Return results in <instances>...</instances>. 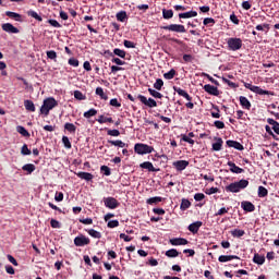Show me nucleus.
<instances>
[{
    "instance_id": "f257e3e1",
    "label": "nucleus",
    "mask_w": 279,
    "mask_h": 279,
    "mask_svg": "<svg viewBox=\"0 0 279 279\" xmlns=\"http://www.w3.org/2000/svg\"><path fill=\"white\" fill-rule=\"evenodd\" d=\"M247 186H250V181L247 179H242L227 185L226 191L227 193H241V191H245Z\"/></svg>"
},
{
    "instance_id": "f03ea898",
    "label": "nucleus",
    "mask_w": 279,
    "mask_h": 279,
    "mask_svg": "<svg viewBox=\"0 0 279 279\" xmlns=\"http://www.w3.org/2000/svg\"><path fill=\"white\" fill-rule=\"evenodd\" d=\"M58 101L56 98L50 97L44 100V105L40 108V114H45V117L49 116V111L57 108Z\"/></svg>"
},
{
    "instance_id": "7ed1b4c3",
    "label": "nucleus",
    "mask_w": 279,
    "mask_h": 279,
    "mask_svg": "<svg viewBox=\"0 0 279 279\" xmlns=\"http://www.w3.org/2000/svg\"><path fill=\"white\" fill-rule=\"evenodd\" d=\"M227 47L229 51H239L243 48V39L239 37H230L227 39Z\"/></svg>"
},
{
    "instance_id": "20e7f679",
    "label": "nucleus",
    "mask_w": 279,
    "mask_h": 279,
    "mask_svg": "<svg viewBox=\"0 0 279 279\" xmlns=\"http://www.w3.org/2000/svg\"><path fill=\"white\" fill-rule=\"evenodd\" d=\"M134 151L135 154H138V156H145V154H151L154 151V147L147 144L137 143L134 145Z\"/></svg>"
},
{
    "instance_id": "39448f33",
    "label": "nucleus",
    "mask_w": 279,
    "mask_h": 279,
    "mask_svg": "<svg viewBox=\"0 0 279 279\" xmlns=\"http://www.w3.org/2000/svg\"><path fill=\"white\" fill-rule=\"evenodd\" d=\"M243 84L248 90H251L252 93H255L256 95H270L271 97H274L275 95L274 92L263 89L256 85H252V83L243 82Z\"/></svg>"
},
{
    "instance_id": "423d86ee",
    "label": "nucleus",
    "mask_w": 279,
    "mask_h": 279,
    "mask_svg": "<svg viewBox=\"0 0 279 279\" xmlns=\"http://www.w3.org/2000/svg\"><path fill=\"white\" fill-rule=\"evenodd\" d=\"M161 29H165L166 32H174V34H186V27L182 24H169L162 26Z\"/></svg>"
},
{
    "instance_id": "0eeeda50",
    "label": "nucleus",
    "mask_w": 279,
    "mask_h": 279,
    "mask_svg": "<svg viewBox=\"0 0 279 279\" xmlns=\"http://www.w3.org/2000/svg\"><path fill=\"white\" fill-rule=\"evenodd\" d=\"M141 104H143L144 106H146V108H158V102L154 99V98H148L138 94L136 97Z\"/></svg>"
},
{
    "instance_id": "6e6552de",
    "label": "nucleus",
    "mask_w": 279,
    "mask_h": 279,
    "mask_svg": "<svg viewBox=\"0 0 279 279\" xmlns=\"http://www.w3.org/2000/svg\"><path fill=\"white\" fill-rule=\"evenodd\" d=\"M74 245L76 247H84L85 245H90V238H87L84 234H80L74 238Z\"/></svg>"
},
{
    "instance_id": "1a4fd4ad",
    "label": "nucleus",
    "mask_w": 279,
    "mask_h": 279,
    "mask_svg": "<svg viewBox=\"0 0 279 279\" xmlns=\"http://www.w3.org/2000/svg\"><path fill=\"white\" fill-rule=\"evenodd\" d=\"M104 204L106 208H109L110 210H114V208H119L120 203L117 201V198L109 196L104 198Z\"/></svg>"
},
{
    "instance_id": "9d476101",
    "label": "nucleus",
    "mask_w": 279,
    "mask_h": 279,
    "mask_svg": "<svg viewBox=\"0 0 279 279\" xmlns=\"http://www.w3.org/2000/svg\"><path fill=\"white\" fill-rule=\"evenodd\" d=\"M105 53H107L111 58H114V56H118V58H122V59H125V56L128 54V52H125V50H122L119 48H114L113 52H111L110 50H106Z\"/></svg>"
},
{
    "instance_id": "9b49d317",
    "label": "nucleus",
    "mask_w": 279,
    "mask_h": 279,
    "mask_svg": "<svg viewBox=\"0 0 279 279\" xmlns=\"http://www.w3.org/2000/svg\"><path fill=\"white\" fill-rule=\"evenodd\" d=\"M205 93H208V95H213L214 97H219V88H217L214 85L206 84L204 85Z\"/></svg>"
},
{
    "instance_id": "f8f14e48",
    "label": "nucleus",
    "mask_w": 279,
    "mask_h": 279,
    "mask_svg": "<svg viewBox=\"0 0 279 279\" xmlns=\"http://www.w3.org/2000/svg\"><path fill=\"white\" fill-rule=\"evenodd\" d=\"M173 90L180 97H184V99H186V101H193V97H191V95H189V93L186 90L182 89L181 87L173 86Z\"/></svg>"
},
{
    "instance_id": "ddd939ff",
    "label": "nucleus",
    "mask_w": 279,
    "mask_h": 279,
    "mask_svg": "<svg viewBox=\"0 0 279 279\" xmlns=\"http://www.w3.org/2000/svg\"><path fill=\"white\" fill-rule=\"evenodd\" d=\"M141 169H147V171L153 172V173H158L160 171V168H155L154 163L150 161H144L140 165Z\"/></svg>"
},
{
    "instance_id": "4468645a",
    "label": "nucleus",
    "mask_w": 279,
    "mask_h": 279,
    "mask_svg": "<svg viewBox=\"0 0 279 279\" xmlns=\"http://www.w3.org/2000/svg\"><path fill=\"white\" fill-rule=\"evenodd\" d=\"M241 208L245 210V213H254L256 210V206L252 204L250 201H244L241 203Z\"/></svg>"
},
{
    "instance_id": "2eb2a0df",
    "label": "nucleus",
    "mask_w": 279,
    "mask_h": 279,
    "mask_svg": "<svg viewBox=\"0 0 279 279\" xmlns=\"http://www.w3.org/2000/svg\"><path fill=\"white\" fill-rule=\"evenodd\" d=\"M172 167L177 169V171H184L186 167H189V161L186 160H178L172 163Z\"/></svg>"
},
{
    "instance_id": "dca6fc26",
    "label": "nucleus",
    "mask_w": 279,
    "mask_h": 279,
    "mask_svg": "<svg viewBox=\"0 0 279 279\" xmlns=\"http://www.w3.org/2000/svg\"><path fill=\"white\" fill-rule=\"evenodd\" d=\"M218 260L219 263H228L230 260H241V257L236 255H220Z\"/></svg>"
},
{
    "instance_id": "f3484780",
    "label": "nucleus",
    "mask_w": 279,
    "mask_h": 279,
    "mask_svg": "<svg viewBox=\"0 0 279 279\" xmlns=\"http://www.w3.org/2000/svg\"><path fill=\"white\" fill-rule=\"evenodd\" d=\"M2 29L7 32V34H19V28L10 23L2 24Z\"/></svg>"
},
{
    "instance_id": "a211bd4d",
    "label": "nucleus",
    "mask_w": 279,
    "mask_h": 279,
    "mask_svg": "<svg viewBox=\"0 0 279 279\" xmlns=\"http://www.w3.org/2000/svg\"><path fill=\"white\" fill-rule=\"evenodd\" d=\"M204 226V223L202 221H196V222H193L191 223L189 227H187V230L190 232H192V234H197V232H199V228Z\"/></svg>"
},
{
    "instance_id": "6ab92c4d",
    "label": "nucleus",
    "mask_w": 279,
    "mask_h": 279,
    "mask_svg": "<svg viewBox=\"0 0 279 279\" xmlns=\"http://www.w3.org/2000/svg\"><path fill=\"white\" fill-rule=\"evenodd\" d=\"M215 143L211 145L213 151H221L223 147V140L221 137H215Z\"/></svg>"
},
{
    "instance_id": "aec40b11",
    "label": "nucleus",
    "mask_w": 279,
    "mask_h": 279,
    "mask_svg": "<svg viewBox=\"0 0 279 279\" xmlns=\"http://www.w3.org/2000/svg\"><path fill=\"white\" fill-rule=\"evenodd\" d=\"M226 143L228 147H233V149H238V151H243V149H245V147L236 141L229 140Z\"/></svg>"
},
{
    "instance_id": "412c9836",
    "label": "nucleus",
    "mask_w": 279,
    "mask_h": 279,
    "mask_svg": "<svg viewBox=\"0 0 279 279\" xmlns=\"http://www.w3.org/2000/svg\"><path fill=\"white\" fill-rule=\"evenodd\" d=\"M227 165H228V167H230L231 173H244V171H245V170H243V168H240L239 166H236V163H234L232 161H228Z\"/></svg>"
},
{
    "instance_id": "4be33fe9",
    "label": "nucleus",
    "mask_w": 279,
    "mask_h": 279,
    "mask_svg": "<svg viewBox=\"0 0 279 279\" xmlns=\"http://www.w3.org/2000/svg\"><path fill=\"white\" fill-rule=\"evenodd\" d=\"M172 245H189V240L184 238H173L169 241Z\"/></svg>"
},
{
    "instance_id": "5701e85b",
    "label": "nucleus",
    "mask_w": 279,
    "mask_h": 279,
    "mask_svg": "<svg viewBox=\"0 0 279 279\" xmlns=\"http://www.w3.org/2000/svg\"><path fill=\"white\" fill-rule=\"evenodd\" d=\"M5 15L9 16V19H14L17 23H23V16L16 12L7 11Z\"/></svg>"
},
{
    "instance_id": "b1692460",
    "label": "nucleus",
    "mask_w": 279,
    "mask_h": 279,
    "mask_svg": "<svg viewBox=\"0 0 279 279\" xmlns=\"http://www.w3.org/2000/svg\"><path fill=\"white\" fill-rule=\"evenodd\" d=\"M240 105L245 110H250L252 108V102H250V100L245 96H240Z\"/></svg>"
},
{
    "instance_id": "393cba45",
    "label": "nucleus",
    "mask_w": 279,
    "mask_h": 279,
    "mask_svg": "<svg viewBox=\"0 0 279 279\" xmlns=\"http://www.w3.org/2000/svg\"><path fill=\"white\" fill-rule=\"evenodd\" d=\"M77 178H80L81 180H86V182H90L94 178L93 173L90 172H77L76 173Z\"/></svg>"
},
{
    "instance_id": "a878e982",
    "label": "nucleus",
    "mask_w": 279,
    "mask_h": 279,
    "mask_svg": "<svg viewBox=\"0 0 279 279\" xmlns=\"http://www.w3.org/2000/svg\"><path fill=\"white\" fill-rule=\"evenodd\" d=\"M267 123L269 125H272V130H274L275 134H277L279 136V122L271 118H268Z\"/></svg>"
},
{
    "instance_id": "bb28decb",
    "label": "nucleus",
    "mask_w": 279,
    "mask_h": 279,
    "mask_svg": "<svg viewBox=\"0 0 279 279\" xmlns=\"http://www.w3.org/2000/svg\"><path fill=\"white\" fill-rule=\"evenodd\" d=\"M197 11H189L185 13H179V19H195Z\"/></svg>"
},
{
    "instance_id": "cd10ccee",
    "label": "nucleus",
    "mask_w": 279,
    "mask_h": 279,
    "mask_svg": "<svg viewBox=\"0 0 279 279\" xmlns=\"http://www.w3.org/2000/svg\"><path fill=\"white\" fill-rule=\"evenodd\" d=\"M64 130L66 132H69L70 134H75V132H77V126H75V124H73L71 122H66L64 124Z\"/></svg>"
},
{
    "instance_id": "c85d7f7f",
    "label": "nucleus",
    "mask_w": 279,
    "mask_h": 279,
    "mask_svg": "<svg viewBox=\"0 0 279 279\" xmlns=\"http://www.w3.org/2000/svg\"><path fill=\"white\" fill-rule=\"evenodd\" d=\"M253 263H255L256 265H265V256L255 253L253 257Z\"/></svg>"
},
{
    "instance_id": "c756f323",
    "label": "nucleus",
    "mask_w": 279,
    "mask_h": 279,
    "mask_svg": "<svg viewBox=\"0 0 279 279\" xmlns=\"http://www.w3.org/2000/svg\"><path fill=\"white\" fill-rule=\"evenodd\" d=\"M116 19L117 21H119L120 23H125V21H128V12L125 11H120L116 14Z\"/></svg>"
},
{
    "instance_id": "7c9ffc66",
    "label": "nucleus",
    "mask_w": 279,
    "mask_h": 279,
    "mask_svg": "<svg viewBox=\"0 0 279 279\" xmlns=\"http://www.w3.org/2000/svg\"><path fill=\"white\" fill-rule=\"evenodd\" d=\"M22 169L29 175L36 171V166H34V163H26L22 167Z\"/></svg>"
},
{
    "instance_id": "2f4dec72",
    "label": "nucleus",
    "mask_w": 279,
    "mask_h": 279,
    "mask_svg": "<svg viewBox=\"0 0 279 279\" xmlns=\"http://www.w3.org/2000/svg\"><path fill=\"white\" fill-rule=\"evenodd\" d=\"M165 198L160 197V196H155V197H150L146 201V204H148L149 206H154V204H160V202H162Z\"/></svg>"
},
{
    "instance_id": "473e14b6",
    "label": "nucleus",
    "mask_w": 279,
    "mask_h": 279,
    "mask_svg": "<svg viewBox=\"0 0 279 279\" xmlns=\"http://www.w3.org/2000/svg\"><path fill=\"white\" fill-rule=\"evenodd\" d=\"M245 235V230H241V229H234L231 231V236H233L234 239H241V236Z\"/></svg>"
},
{
    "instance_id": "72a5a7b5",
    "label": "nucleus",
    "mask_w": 279,
    "mask_h": 279,
    "mask_svg": "<svg viewBox=\"0 0 279 279\" xmlns=\"http://www.w3.org/2000/svg\"><path fill=\"white\" fill-rule=\"evenodd\" d=\"M108 143L110 145H113L114 147H128V144H125V142L121 141V140H117V141H112V140H109Z\"/></svg>"
},
{
    "instance_id": "f704fd0d",
    "label": "nucleus",
    "mask_w": 279,
    "mask_h": 279,
    "mask_svg": "<svg viewBox=\"0 0 279 279\" xmlns=\"http://www.w3.org/2000/svg\"><path fill=\"white\" fill-rule=\"evenodd\" d=\"M166 256L168 258H178V256H180V252L175 248H170L166 252Z\"/></svg>"
},
{
    "instance_id": "c9c22d12",
    "label": "nucleus",
    "mask_w": 279,
    "mask_h": 279,
    "mask_svg": "<svg viewBox=\"0 0 279 279\" xmlns=\"http://www.w3.org/2000/svg\"><path fill=\"white\" fill-rule=\"evenodd\" d=\"M87 234L92 236L93 239H101V232L95 230V229H87L86 230Z\"/></svg>"
},
{
    "instance_id": "e433bc0d",
    "label": "nucleus",
    "mask_w": 279,
    "mask_h": 279,
    "mask_svg": "<svg viewBox=\"0 0 279 279\" xmlns=\"http://www.w3.org/2000/svg\"><path fill=\"white\" fill-rule=\"evenodd\" d=\"M47 59L52 60L53 62H58V53L54 50H48L46 52Z\"/></svg>"
},
{
    "instance_id": "4c0bfd02",
    "label": "nucleus",
    "mask_w": 279,
    "mask_h": 279,
    "mask_svg": "<svg viewBox=\"0 0 279 279\" xmlns=\"http://www.w3.org/2000/svg\"><path fill=\"white\" fill-rule=\"evenodd\" d=\"M211 108H213V110H215V111H211L213 119H220L221 118V113H219V112H221V111L219 110V106L211 105Z\"/></svg>"
},
{
    "instance_id": "58836bf2",
    "label": "nucleus",
    "mask_w": 279,
    "mask_h": 279,
    "mask_svg": "<svg viewBox=\"0 0 279 279\" xmlns=\"http://www.w3.org/2000/svg\"><path fill=\"white\" fill-rule=\"evenodd\" d=\"M172 16H173V10L162 9V19H165L166 21H169L171 20Z\"/></svg>"
},
{
    "instance_id": "ea45409f",
    "label": "nucleus",
    "mask_w": 279,
    "mask_h": 279,
    "mask_svg": "<svg viewBox=\"0 0 279 279\" xmlns=\"http://www.w3.org/2000/svg\"><path fill=\"white\" fill-rule=\"evenodd\" d=\"M189 208H191V201H189L186 198H182L180 209L181 210H189Z\"/></svg>"
},
{
    "instance_id": "a19ab883",
    "label": "nucleus",
    "mask_w": 279,
    "mask_h": 279,
    "mask_svg": "<svg viewBox=\"0 0 279 279\" xmlns=\"http://www.w3.org/2000/svg\"><path fill=\"white\" fill-rule=\"evenodd\" d=\"M257 195L258 197H267V195H269V191H267L265 186L259 185Z\"/></svg>"
},
{
    "instance_id": "79ce46f5",
    "label": "nucleus",
    "mask_w": 279,
    "mask_h": 279,
    "mask_svg": "<svg viewBox=\"0 0 279 279\" xmlns=\"http://www.w3.org/2000/svg\"><path fill=\"white\" fill-rule=\"evenodd\" d=\"M97 122L100 124L104 123H114V120H112V118H106L105 116H99L97 119Z\"/></svg>"
},
{
    "instance_id": "37998d69",
    "label": "nucleus",
    "mask_w": 279,
    "mask_h": 279,
    "mask_svg": "<svg viewBox=\"0 0 279 279\" xmlns=\"http://www.w3.org/2000/svg\"><path fill=\"white\" fill-rule=\"evenodd\" d=\"M96 95H99L100 99H104L105 101H108V95H106V93H104L102 87H97L96 88Z\"/></svg>"
},
{
    "instance_id": "c03bdc74",
    "label": "nucleus",
    "mask_w": 279,
    "mask_h": 279,
    "mask_svg": "<svg viewBox=\"0 0 279 279\" xmlns=\"http://www.w3.org/2000/svg\"><path fill=\"white\" fill-rule=\"evenodd\" d=\"M162 86H165V81H162V78H157L154 83V88L156 90H162Z\"/></svg>"
},
{
    "instance_id": "a18cd8bd",
    "label": "nucleus",
    "mask_w": 279,
    "mask_h": 279,
    "mask_svg": "<svg viewBox=\"0 0 279 279\" xmlns=\"http://www.w3.org/2000/svg\"><path fill=\"white\" fill-rule=\"evenodd\" d=\"M24 106L26 110H29L31 112H34V110H36V107L34 106V102L32 100H25Z\"/></svg>"
},
{
    "instance_id": "49530a36",
    "label": "nucleus",
    "mask_w": 279,
    "mask_h": 279,
    "mask_svg": "<svg viewBox=\"0 0 279 279\" xmlns=\"http://www.w3.org/2000/svg\"><path fill=\"white\" fill-rule=\"evenodd\" d=\"M148 93L151 95V97H155V99H162V95L156 89L148 88Z\"/></svg>"
},
{
    "instance_id": "de8ad7c7",
    "label": "nucleus",
    "mask_w": 279,
    "mask_h": 279,
    "mask_svg": "<svg viewBox=\"0 0 279 279\" xmlns=\"http://www.w3.org/2000/svg\"><path fill=\"white\" fill-rule=\"evenodd\" d=\"M175 70L171 69L169 72L163 74L165 80H173V77H175Z\"/></svg>"
},
{
    "instance_id": "09e8293b",
    "label": "nucleus",
    "mask_w": 279,
    "mask_h": 279,
    "mask_svg": "<svg viewBox=\"0 0 279 279\" xmlns=\"http://www.w3.org/2000/svg\"><path fill=\"white\" fill-rule=\"evenodd\" d=\"M97 114V110L96 109H89L88 111H85L83 117L85 119H90V117H95Z\"/></svg>"
},
{
    "instance_id": "8fccbe9b",
    "label": "nucleus",
    "mask_w": 279,
    "mask_h": 279,
    "mask_svg": "<svg viewBox=\"0 0 279 279\" xmlns=\"http://www.w3.org/2000/svg\"><path fill=\"white\" fill-rule=\"evenodd\" d=\"M265 130H266L267 134H269V136H271V137L274 138V141H279V136L276 135V134L274 133V131H271V126L266 125V126H265Z\"/></svg>"
},
{
    "instance_id": "3c124183",
    "label": "nucleus",
    "mask_w": 279,
    "mask_h": 279,
    "mask_svg": "<svg viewBox=\"0 0 279 279\" xmlns=\"http://www.w3.org/2000/svg\"><path fill=\"white\" fill-rule=\"evenodd\" d=\"M230 210V207H222L220 208L216 214L215 217H223V215L228 214Z\"/></svg>"
},
{
    "instance_id": "603ef678",
    "label": "nucleus",
    "mask_w": 279,
    "mask_h": 279,
    "mask_svg": "<svg viewBox=\"0 0 279 279\" xmlns=\"http://www.w3.org/2000/svg\"><path fill=\"white\" fill-rule=\"evenodd\" d=\"M222 82H223L225 84H228V86H229L230 88H239V85H238L236 83H234V82H232V81H230V80H228V78H226V77H222Z\"/></svg>"
},
{
    "instance_id": "864d4df0",
    "label": "nucleus",
    "mask_w": 279,
    "mask_h": 279,
    "mask_svg": "<svg viewBox=\"0 0 279 279\" xmlns=\"http://www.w3.org/2000/svg\"><path fill=\"white\" fill-rule=\"evenodd\" d=\"M16 132H19V134L22 136H29V132H27L22 125L16 126Z\"/></svg>"
},
{
    "instance_id": "5fc2aeb1",
    "label": "nucleus",
    "mask_w": 279,
    "mask_h": 279,
    "mask_svg": "<svg viewBox=\"0 0 279 279\" xmlns=\"http://www.w3.org/2000/svg\"><path fill=\"white\" fill-rule=\"evenodd\" d=\"M100 172L104 173V175H112V171L108 166H101L100 167Z\"/></svg>"
},
{
    "instance_id": "6e6d98bb",
    "label": "nucleus",
    "mask_w": 279,
    "mask_h": 279,
    "mask_svg": "<svg viewBox=\"0 0 279 279\" xmlns=\"http://www.w3.org/2000/svg\"><path fill=\"white\" fill-rule=\"evenodd\" d=\"M124 47H126V49H136V44H134V41H130L128 39H125L123 41Z\"/></svg>"
},
{
    "instance_id": "4d7b16f0",
    "label": "nucleus",
    "mask_w": 279,
    "mask_h": 279,
    "mask_svg": "<svg viewBox=\"0 0 279 279\" xmlns=\"http://www.w3.org/2000/svg\"><path fill=\"white\" fill-rule=\"evenodd\" d=\"M62 143H63L65 149H71V147H72L71 141L69 140L68 136L62 137Z\"/></svg>"
},
{
    "instance_id": "13d9d810",
    "label": "nucleus",
    "mask_w": 279,
    "mask_h": 279,
    "mask_svg": "<svg viewBox=\"0 0 279 279\" xmlns=\"http://www.w3.org/2000/svg\"><path fill=\"white\" fill-rule=\"evenodd\" d=\"M22 156H29L32 154V150L27 147V144H24L21 149Z\"/></svg>"
},
{
    "instance_id": "bf43d9fd",
    "label": "nucleus",
    "mask_w": 279,
    "mask_h": 279,
    "mask_svg": "<svg viewBox=\"0 0 279 279\" xmlns=\"http://www.w3.org/2000/svg\"><path fill=\"white\" fill-rule=\"evenodd\" d=\"M74 97L75 99H78V101H84V99H86V96H84V94H82L80 90L74 92Z\"/></svg>"
},
{
    "instance_id": "052dcab7",
    "label": "nucleus",
    "mask_w": 279,
    "mask_h": 279,
    "mask_svg": "<svg viewBox=\"0 0 279 279\" xmlns=\"http://www.w3.org/2000/svg\"><path fill=\"white\" fill-rule=\"evenodd\" d=\"M255 29H257V32H265V29H267V32H269V24H258Z\"/></svg>"
},
{
    "instance_id": "680f3d73",
    "label": "nucleus",
    "mask_w": 279,
    "mask_h": 279,
    "mask_svg": "<svg viewBox=\"0 0 279 279\" xmlns=\"http://www.w3.org/2000/svg\"><path fill=\"white\" fill-rule=\"evenodd\" d=\"M181 141H183L184 143H189L190 145H195V141L189 135H182Z\"/></svg>"
},
{
    "instance_id": "e2e57ef3",
    "label": "nucleus",
    "mask_w": 279,
    "mask_h": 279,
    "mask_svg": "<svg viewBox=\"0 0 279 279\" xmlns=\"http://www.w3.org/2000/svg\"><path fill=\"white\" fill-rule=\"evenodd\" d=\"M107 134H108V136H121V132L117 129L108 130Z\"/></svg>"
},
{
    "instance_id": "0e129e2a",
    "label": "nucleus",
    "mask_w": 279,
    "mask_h": 279,
    "mask_svg": "<svg viewBox=\"0 0 279 279\" xmlns=\"http://www.w3.org/2000/svg\"><path fill=\"white\" fill-rule=\"evenodd\" d=\"M68 64H70V66H80V60L75 59V58H70L68 61Z\"/></svg>"
},
{
    "instance_id": "69168bd1",
    "label": "nucleus",
    "mask_w": 279,
    "mask_h": 279,
    "mask_svg": "<svg viewBox=\"0 0 279 279\" xmlns=\"http://www.w3.org/2000/svg\"><path fill=\"white\" fill-rule=\"evenodd\" d=\"M109 104L110 106H113V108H121V102H119V99L117 98H112Z\"/></svg>"
},
{
    "instance_id": "338daca9",
    "label": "nucleus",
    "mask_w": 279,
    "mask_h": 279,
    "mask_svg": "<svg viewBox=\"0 0 279 279\" xmlns=\"http://www.w3.org/2000/svg\"><path fill=\"white\" fill-rule=\"evenodd\" d=\"M107 228H119V220H110L107 223Z\"/></svg>"
},
{
    "instance_id": "774afa93",
    "label": "nucleus",
    "mask_w": 279,
    "mask_h": 279,
    "mask_svg": "<svg viewBox=\"0 0 279 279\" xmlns=\"http://www.w3.org/2000/svg\"><path fill=\"white\" fill-rule=\"evenodd\" d=\"M205 198H206V195H204V193H196V194L194 195L195 202H202V201L205 199Z\"/></svg>"
}]
</instances>
